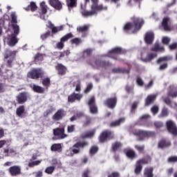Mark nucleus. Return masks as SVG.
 I'll list each match as a JSON object with an SVG mask.
<instances>
[{"label":"nucleus","instance_id":"f257e3e1","mask_svg":"<svg viewBox=\"0 0 177 177\" xmlns=\"http://www.w3.org/2000/svg\"><path fill=\"white\" fill-rule=\"evenodd\" d=\"M88 145H89L88 141L77 142L68 151H66V153H68L69 157H73L74 154H80V153H81V149H84Z\"/></svg>","mask_w":177,"mask_h":177},{"label":"nucleus","instance_id":"f03ea898","mask_svg":"<svg viewBox=\"0 0 177 177\" xmlns=\"http://www.w3.org/2000/svg\"><path fill=\"white\" fill-rule=\"evenodd\" d=\"M133 135L138 136L137 139L138 142H143L145 138L147 139H149V138H156V132L146 130H136L133 131Z\"/></svg>","mask_w":177,"mask_h":177},{"label":"nucleus","instance_id":"7ed1b4c3","mask_svg":"<svg viewBox=\"0 0 177 177\" xmlns=\"http://www.w3.org/2000/svg\"><path fill=\"white\" fill-rule=\"evenodd\" d=\"M113 139H115L114 131L109 129L104 130L98 136L100 143H105L107 140H113Z\"/></svg>","mask_w":177,"mask_h":177},{"label":"nucleus","instance_id":"20e7f679","mask_svg":"<svg viewBox=\"0 0 177 177\" xmlns=\"http://www.w3.org/2000/svg\"><path fill=\"white\" fill-rule=\"evenodd\" d=\"M28 78L31 80H39L45 77V71L41 68H33L28 73Z\"/></svg>","mask_w":177,"mask_h":177},{"label":"nucleus","instance_id":"39448f33","mask_svg":"<svg viewBox=\"0 0 177 177\" xmlns=\"http://www.w3.org/2000/svg\"><path fill=\"white\" fill-rule=\"evenodd\" d=\"M131 21L133 26V34L138 32L145 25V19L141 17L133 16L131 17Z\"/></svg>","mask_w":177,"mask_h":177},{"label":"nucleus","instance_id":"423d86ee","mask_svg":"<svg viewBox=\"0 0 177 177\" xmlns=\"http://www.w3.org/2000/svg\"><path fill=\"white\" fill-rule=\"evenodd\" d=\"M88 106L91 114H97V113H99V109H97V105H96V98H95V96L91 97L88 100Z\"/></svg>","mask_w":177,"mask_h":177},{"label":"nucleus","instance_id":"0eeeda50","mask_svg":"<svg viewBox=\"0 0 177 177\" xmlns=\"http://www.w3.org/2000/svg\"><path fill=\"white\" fill-rule=\"evenodd\" d=\"M166 128L169 133L173 135V136H177V127L174 121L168 120L166 122Z\"/></svg>","mask_w":177,"mask_h":177},{"label":"nucleus","instance_id":"6e6552de","mask_svg":"<svg viewBox=\"0 0 177 177\" xmlns=\"http://www.w3.org/2000/svg\"><path fill=\"white\" fill-rule=\"evenodd\" d=\"M117 97H109L104 101V105L106 106L108 109L113 110V109H115V106H117Z\"/></svg>","mask_w":177,"mask_h":177},{"label":"nucleus","instance_id":"1a4fd4ad","mask_svg":"<svg viewBox=\"0 0 177 177\" xmlns=\"http://www.w3.org/2000/svg\"><path fill=\"white\" fill-rule=\"evenodd\" d=\"M95 64L97 68V70H99V68H107V67H111V66H113V64L111 63H110V62L109 61H104V60H102L100 59H97L95 61Z\"/></svg>","mask_w":177,"mask_h":177},{"label":"nucleus","instance_id":"9d476101","mask_svg":"<svg viewBox=\"0 0 177 177\" xmlns=\"http://www.w3.org/2000/svg\"><path fill=\"white\" fill-rule=\"evenodd\" d=\"M67 112L63 109H58L57 111L52 116L53 121H60L63 120L64 117H66Z\"/></svg>","mask_w":177,"mask_h":177},{"label":"nucleus","instance_id":"9b49d317","mask_svg":"<svg viewBox=\"0 0 177 177\" xmlns=\"http://www.w3.org/2000/svg\"><path fill=\"white\" fill-rule=\"evenodd\" d=\"M53 131L54 136H57L59 139H64L65 138H67V134L64 133V127H57L54 129Z\"/></svg>","mask_w":177,"mask_h":177},{"label":"nucleus","instance_id":"f8f14e48","mask_svg":"<svg viewBox=\"0 0 177 177\" xmlns=\"http://www.w3.org/2000/svg\"><path fill=\"white\" fill-rule=\"evenodd\" d=\"M28 99V93L24 91L22 93H20L18 96H17V102L18 104H24L26 102H27Z\"/></svg>","mask_w":177,"mask_h":177},{"label":"nucleus","instance_id":"ddd939ff","mask_svg":"<svg viewBox=\"0 0 177 177\" xmlns=\"http://www.w3.org/2000/svg\"><path fill=\"white\" fill-rule=\"evenodd\" d=\"M8 172L11 176H17L21 174V167L18 165H14L8 169Z\"/></svg>","mask_w":177,"mask_h":177},{"label":"nucleus","instance_id":"4468645a","mask_svg":"<svg viewBox=\"0 0 177 177\" xmlns=\"http://www.w3.org/2000/svg\"><path fill=\"white\" fill-rule=\"evenodd\" d=\"M82 94L73 92L68 96V102L69 103H74L75 100H77V102H80L81 99H82Z\"/></svg>","mask_w":177,"mask_h":177},{"label":"nucleus","instance_id":"2eb2a0df","mask_svg":"<svg viewBox=\"0 0 177 177\" xmlns=\"http://www.w3.org/2000/svg\"><path fill=\"white\" fill-rule=\"evenodd\" d=\"M55 70L57 71L58 75H66L67 74V67L62 64H57L55 66Z\"/></svg>","mask_w":177,"mask_h":177},{"label":"nucleus","instance_id":"dca6fc26","mask_svg":"<svg viewBox=\"0 0 177 177\" xmlns=\"http://www.w3.org/2000/svg\"><path fill=\"white\" fill-rule=\"evenodd\" d=\"M145 41L147 45H151L154 42V32H147L145 35Z\"/></svg>","mask_w":177,"mask_h":177},{"label":"nucleus","instance_id":"f3484780","mask_svg":"<svg viewBox=\"0 0 177 177\" xmlns=\"http://www.w3.org/2000/svg\"><path fill=\"white\" fill-rule=\"evenodd\" d=\"M171 145V141L165 138H162L158 142V149H167V147H169Z\"/></svg>","mask_w":177,"mask_h":177},{"label":"nucleus","instance_id":"a211bd4d","mask_svg":"<svg viewBox=\"0 0 177 177\" xmlns=\"http://www.w3.org/2000/svg\"><path fill=\"white\" fill-rule=\"evenodd\" d=\"M49 3L56 10H62L63 9V5L59 0H49Z\"/></svg>","mask_w":177,"mask_h":177},{"label":"nucleus","instance_id":"6ab92c4d","mask_svg":"<svg viewBox=\"0 0 177 177\" xmlns=\"http://www.w3.org/2000/svg\"><path fill=\"white\" fill-rule=\"evenodd\" d=\"M140 165H147L151 162V156L146 155L144 158H142L136 161Z\"/></svg>","mask_w":177,"mask_h":177},{"label":"nucleus","instance_id":"aec40b11","mask_svg":"<svg viewBox=\"0 0 177 177\" xmlns=\"http://www.w3.org/2000/svg\"><path fill=\"white\" fill-rule=\"evenodd\" d=\"M124 153L126 154V156L127 158H129L130 160H133L134 158H136V152L133 149H124Z\"/></svg>","mask_w":177,"mask_h":177},{"label":"nucleus","instance_id":"412c9836","mask_svg":"<svg viewBox=\"0 0 177 177\" xmlns=\"http://www.w3.org/2000/svg\"><path fill=\"white\" fill-rule=\"evenodd\" d=\"M112 73L114 74H129L131 70L125 68H113L112 69Z\"/></svg>","mask_w":177,"mask_h":177},{"label":"nucleus","instance_id":"4be33fe9","mask_svg":"<svg viewBox=\"0 0 177 177\" xmlns=\"http://www.w3.org/2000/svg\"><path fill=\"white\" fill-rule=\"evenodd\" d=\"M153 171L154 168L153 167L145 168L143 177H154V174L153 173Z\"/></svg>","mask_w":177,"mask_h":177},{"label":"nucleus","instance_id":"5701e85b","mask_svg":"<svg viewBox=\"0 0 177 177\" xmlns=\"http://www.w3.org/2000/svg\"><path fill=\"white\" fill-rule=\"evenodd\" d=\"M122 147V143H121L120 141H115L111 144V149L113 153H117V151H118V150H120V149Z\"/></svg>","mask_w":177,"mask_h":177},{"label":"nucleus","instance_id":"b1692460","mask_svg":"<svg viewBox=\"0 0 177 177\" xmlns=\"http://www.w3.org/2000/svg\"><path fill=\"white\" fill-rule=\"evenodd\" d=\"M125 122V118H120L118 120L113 121L110 123V128H115V127H120L122 124Z\"/></svg>","mask_w":177,"mask_h":177},{"label":"nucleus","instance_id":"393cba45","mask_svg":"<svg viewBox=\"0 0 177 177\" xmlns=\"http://www.w3.org/2000/svg\"><path fill=\"white\" fill-rule=\"evenodd\" d=\"M156 99H157V95H148L145 99V106H150V104H152V103H154V102H156Z\"/></svg>","mask_w":177,"mask_h":177},{"label":"nucleus","instance_id":"a878e982","mask_svg":"<svg viewBox=\"0 0 177 177\" xmlns=\"http://www.w3.org/2000/svg\"><path fill=\"white\" fill-rule=\"evenodd\" d=\"M97 9H91V10H90V11L84 10L83 11L81 12V14L84 17H89L91 16H93V15H97Z\"/></svg>","mask_w":177,"mask_h":177},{"label":"nucleus","instance_id":"bb28decb","mask_svg":"<svg viewBox=\"0 0 177 177\" xmlns=\"http://www.w3.org/2000/svg\"><path fill=\"white\" fill-rule=\"evenodd\" d=\"M26 113V106L24 105H20L16 109V115L19 118H23V115Z\"/></svg>","mask_w":177,"mask_h":177},{"label":"nucleus","instance_id":"cd10ccee","mask_svg":"<svg viewBox=\"0 0 177 177\" xmlns=\"http://www.w3.org/2000/svg\"><path fill=\"white\" fill-rule=\"evenodd\" d=\"M91 2L93 3L91 5V9H97V10L107 9V8H103V5H97L99 3V0H91Z\"/></svg>","mask_w":177,"mask_h":177},{"label":"nucleus","instance_id":"c85d7f7f","mask_svg":"<svg viewBox=\"0 0 177 177\" xmlns=\"http://www.w3.org/2000/svg\"><path fill=\"white\" fill-rule=\"evenodd\" d=\"M109 54L113 53L114 55H124L125 50H122L121 47H115L109 51Z\"/></svg>","mask_w":177,"mask_h":177},{"label":"nucleus","instance_id":"c756f323","mask_svg":"<svg viewBox=\"0 0 177 177\" xmlns=\"http://www.w3.org/2000/svg\"><path fill=\"white\" fill-rule=\"evenodd\" d=\"M168 23H169V18L165 17L162 21V27H163L165 31H171V26H169Z\"/></svg>","mask_w":177,"mask_h":177},{"label":"nucleus","instance_id":"7c9ffc66","mask_svg":"<svg viewBox=\"0 0 177 177\" xmlns=\"http://www.w3.org/2000/svg\"><path fill=\"white\" fill-rule=\"evenodd\" d=\"M82 117H85L84 112H77L69 119V121L71 122H74V121H77V120H80V118H82Z\"/></svg>","mask_w":177,"mask_h":177},{"label":"nucleus","instance_id":"2f4dec72","mask_svg":"<svg viewBox=\"0 0 177 177\" xmlns=\"http://www.w3.org/2000/svg\"><path fill=\"white\" fill-rule=\"evenodd\" d=\"M152 52H161L162 53L165 52V48L164 46H160L158 43H156L154 46L151 48Z\"/></svg>","mask_w":177,"mask_h":177},{"label":"nucleus","instance_id":"473e14b6","mask_svg":"<svg viewBox=\"0 0 177 177\" xmlns=\"http://www.w3.org/2000/svg\"><path fill=\"white\" fill-rule=\"evenodd\" d=\"M3 154H5V157H12V156H15L16 151H15L13 148L10 149L9 148H5L3 149Z\"/></svg>","mask_w":177,"mask_h":177},{"label":"nucleus","instance_id":"72a5a7b5","mask_svg":"<svg viewBox=\"0 0 177 177\" xmlns=\"http://www.w3.org/2000/svg\"><path fill=\"white\" fill-rule=\"evenodd\" d=\"M32 91H34L36 93H45V88L38 86L37 84H33L32 86Z\"/></svg>","mask_w":177,"mask_h":177},{"label":"nucleus","instance_id":"f704fd0d","mask_svg":"<svg viewBox=\"0 0 177 177\" xmlns=\"http://www.w3.org/2000/svg\"><path fill=\"white\" fill-rule=\"evenodd\" d=\"M124 32H127V34H129L130 31H132L133 32V24L131 22L127 23L123 28Z\"/></svg>","mask_w":177,"mask_h":177},{"label":"nucleus","instance_id":"c9c22d12","mask_svg":"<svg viewBox=\"0 0 177 177\" xmlns=\"http://www.w3.org/2000/svg\"><path fill=\"white\" fill-rule=\"evenodd\" d=\"M24 9L27 12H29V10H30L31 12H35V10L38 9V7L37 6V4L35 3V2L32 1L30 2V5L28 6L26 8H24Z\"/></svg>","mask_w":177,"mask_h":177},{"label":"nucleus","instance_id":"e433bc0d","mask_svg":"<svg viewBox=\"0 0 177 177\" xmlns=\"http://www.w3.org/2000/svg\"><path fill=\"white\" fill-rule=\"evenodd\" d=\"M41 84L43 86L46 87V91H48V89H49V86H50V77H47L43 78L41 80Z\"/></svg>","mask_w":177,"mask_h":177},{"label":"nucleus","instance_id":"4c0bfd02","mask_svg":"<svg viewBox=\"0 0 177 177\" xmlns=\"http://www.w3.org/2000/svg\"><path fill=\"white\" fill-rule=\"evenodd\" d=\"M154 57H157V54L150 53L147 55L146 58H141V60L145 63H147L148 62H151Z\"/></svg>","mask_w":177,"mask_h":177},{"label":"nucleus","instance_id":"58836bf2","mask_svg":"<svg viewBox=\"0 0 177 177\" xmlns=\"http://www.w3.org/2000/svg\"><path fill=\"white\" fill-rule=\"evenodd\" d=\"M171 60H172V56L167 55L159 57L157 59L156 63L158 64H160V63H162V62H169Z\"/></svg>","mask_w":177,"mask_h":177},{"label":"nucleus","instance_id":"ea45409f","mask_svg":"<svg viewBox=\"0 0 177 177\" xmlns=\"http://www.w3.org/2000/svg\"><path fill=\"white\" fill-rule=\"evenodd\" d=\"M12 58L15 59V57H16V51H12L10 50H6V53L4 54V59H9V57H12Z\"/></svg>","mask_w":177,"mask_h":177},{"label":"nucleus","instance_id":"a19ab883","mask_svg":"<svg viewBox=\"0 0 177 177\" xmlns=\"http://www.w3.org/2000/svg\"><path fill=\"white\" fill-rule=\"evenodd\" d=\"M17 42V36L12 35L11 38L8 42V45H9V46H15V45H16Z\"/></svg>","mask_w":177,"mask_h":177},{"label":"nucleus","instance_id":"79ce46f5","mask_svg":"<svg viewBox=\"0 0 177 177\" xmlns=\"http://www.w3.org/2000/svg\"><path fill=\"white\" fill-rule=\"evenodd\" d=\"M50 28L51 30L52 34H56L57 32H59V31H63L64 27L63 26L56 27L54 26L53 24H51Z\"/></svg>","mask_w":177,"mask_h":177},{"label":"nucleus","instance_id":"37998d69","mask_svg":"<svg viewBox=\"0 0 177 177\" xmlns=\"http://www.w3.org/2000/svg\"><path fill=\"white\" fill-rule=\"evenodd\" d=\"M95 133H96V130L93 129L91 131H87L83 136L84 139H92L93 136H95Z\"/></svg>","mask_w":177,"mask_h":177},{"label":"nucleus","instance_id":"c03bdc74","mask_svg":"<svg viewBox=\"0 0 177 177\" xmlns=\"http://www.w3.org/2000/svg\"><path fill=\"white\" fill-rule=\"evenodd\" d=\"M11 26L14 31L12 35H15V37H17L18 34L20 33V27L19 26V25H17V24H11Z\"/></svg>","mask_w":177,"mask_h":177},{"label":"nucleus","instance_id":"a18cd8bd","mask_svg":"<svg viewBox=\"0 0 177 177\" xmlns=\"http://www.w3.org/2000/svg\"><path fill=\"white\" fill-rule=\"evenodd\" d=\"M88 25H84L83 26H80L79 28H77L78 32H81L82 34H85V32H88Z\"/></svg>","mask_w":177,"mask_h":177},{"label":"nucleus","instance_id":"49530a36","mask_svg":"<svg viewBox=\"0 0 177 177\" xmlns=\"http://www.w3.org/2000/svg\"><path fill=\"white\" fill-rule=\"evenodd\" d=\"M142 169H143V166L140 165L138 162H136V167L134 169V172L136 175H139L140 172H142Z\"/></svg>","mask_w":177,"mask_h":177},{"label":"nucleus","instance_id":"de8ad7c7","mask_svg":"<svg viewBox=\"0 0 177 177\" xmlns=\"http://www.w3.org/2000/svg\"><path fill=\"white\" fill-rule=\"evenodd\" d=\"M73 37L74 35H73V33L69 32L66 35H64V37H62L60 39V41L64 44V42H67L68 40H69L71 38H73Z\"/></svg>","mask_w":177,"mask_h":177},{"label":"nucleus","instance_id":"09e8293b","mask_svg":"<svg viewBox=\"0 0 177 177\" xmlns=\"http://www.w3.org/2000/svg\"><path fill=\"white\" fill-rule=\"evenodd\" d=\"M86 120L83 123V127L85 128L89 127L92 124V118L88 115H85Z\"/></svg>","mask_w":177,"mask_h":177},{"label":"nucleus","instance_id":"8fccbe9b","mask_svg":"<svg viewBox=\"0 0 177 177\" xmlns=\"http://www.w3.org/2000/svg\"><path fill=\"white\" fill-rule=\"evenodd\" d=\"M77 0H66V5L68 8H75L77 7Z\"/></svg>","mask_w":177,"mask_h":177},{"label":"nucleus","instance_id":"3c124183","mask_svg":"<svg viewBox=\"0 0 177 177\" xmlns=\"http://www.w3.org/2000/svg\"><path fill=\"white\" fill-rule=\"evenodd\" d=\"M40 8H41V13L43 14L48 13V6L45 3L44 1H42L40 3Z\"/></svg>","mask_w":177,"mask_h":177},{"label":"nucleus","instance_id":"603ef678","mask_svg":"<svg viewBox=\"0 0 177 177\" xmlns=\"http://www.w3.org/2000/svg\"><path fill=\"white\" fill-rule=\"evenodd\" d=\"M107 177H120L121 175L120 174V172L118 171H106Z\"/></svg>","mask_w":177,"mask_h":177},{"label":"nucleus","instance_id":"864d4df0","mask_svg":"<svg viewBox=\"0 0 177 177\" xmlns=\"http://www.w3.org/2000/svg\"><path fill=\"white\" fill-rule=\"evenodd\" d=\"M62 149V145L61 144H53L50 147L51 151H58V150H60Z\"/></svg>","mask_w":177,"mask_h":177},{"label":"nucleus","instance_id":"5fc2aeb1","mask_svg":"<svg viewBox=\"0 0 177 177\" xmlns=\"http://www.w3.org/2000/svg\"><path fill=\"white\" fill-rule=\"evenodd\" d=\"M11 24H17V15L16 12H11Z\"/></svg>","mask_w":177,"mask_h":177},{"label":"nucleus","instance_id":"6e6d98bb","mask_svg":"<svg viewBox=\"0 0 177 177\" xmlns=\"http://www.w3.org/2000/svg\"><path fill=\"white\" fill-rule=\"evenodd\" d=\"M92 89H93V84L92 83H89L84 89V93H85V95H88V93L92 91Z\"/></svg>","mask_w":177,"mask_h":177},{"label":"nucleus","instance_id":"4d7b16f0","mask_svg":"<svg viewBox=\"0 0 177 177\" xmlns=\"http://www.w3.org/2000/svg\"><path fill=\"white\" fill-rule=\"evenodd\" d=\"M135 149L137 151H138L139 153H145V145H135Z\"/></svg>","mask_w":177,"mask_h":177},{"label":"nucleus","instance_id":"13d9d810","mask_svg":"<svg viewBox=\"0 0 177 177\" xmlns=\"http://www.w3.org/2000/svg\"><path fill=\"white\" fill-rule=\"evenodd\" d=\"M81 42H82V40L81 39V38H74L73 39L71 40V44H72V45H80V44H81Z\"/></svg>","mask_w":177,"mask_h":177},{"label":"nucleus","instance_id":"bf43d9fd","mask_svg":"<svg viewBox=\"0 0 177 177\" xmlns=\"http://www.w3.org/2000/svg\"><path fill=\"white\" fill-rule=\"evenodd\" d=\"M99 151V147L97 146H93L91 147L89 153L91 156L96 154Z\"/></svg>","mask_w":177,"mask_h":177},{"label":"nucleus","instance_id":"052dcab7","mask_svg":"<svg viewBox=\"0 0 177 177\" xmlns=\"http://www.w3.org/2000/svg\"><path fill=\"white\" fill-rule=\"evenodd\" d=\"M55 167L53 166H50L46 168L45 169V173L48 174V175H52L53 172L55 171Z\"/></svg>","mask_w":177,"mask_h":177},{"label":"nucleus","instance_id":"680f3d73","mask_svg":"<svg viewBox=\"0 0 177 177\" xmlns=\"http://www.w3.org/2000/svg\"><path fill=\"white\" fill-rule=\"evenodd\" d=\"M41 162H42V160H35L32 162H30L28 163V167L30 168H34V167H35V165H39V164H41Z\"/></svg>","mask_w":177,"mask_h":177},{"label":"nucleus","instance_id":"e2e57ef3","mask_svg":"<svg viewBox=\"0 0 177 177\" xmlns=\"http://www.w3.org/2000/svg\"><path fill=\"white\" fill-rule=\"evenodd\" d=\"M44 60V55L38 53L35 56V62H42Z\"/></svg>","mask_w":177,"mask_h":177},{"label":"nucleus","instance_id":"0e129e2a","mask_svg":"<svg viewBox=\"0 0 177 177\" xmlns=\"http://www.w3.org/2000/svg\"><path fill=\"white\" fill-rule=\"evenodd\" d=\"M82 177H92L91 176V170L86 169L82 174Z\"/></svg>","mask_w":177,"mask_h":177},{"label":"nucleus","instance_id":"69168bd1","mask_svg":"<svg viewBox=\"0 0 177 177\" xmlns=\"http://www.w3.org/2000/svg\"><path fill=\"white\" fill-rule=\"evenodd\" d=\"M55 111V108L53 106H51L50 109H47L44 113V117H48L49 114H52Z\"/></svg>","mask_w":177,"mask_h":177},{"label":"nucleus","instance_id":"338daca9","mask_svg":"<svg viewBox=\"0 0 177 177\" xmlns=\"http://www.w3.org/2000/svg\"><path fill=\"white\" fill-rule=\"evenodd\" d=\"M75 131V124H71L67 127L68 133H73Z\"/></svg>","mask_w":177,"mask_h":177},{"label":"nucleus","instance_id":"774afa93","mask_svg":"<svg viewBox=\"0 0 177 177\" xmlns=\"http://www.w3.org/2000/svg\"><path fill=\"white\" fill-rule=\"evenodd\" d=\"M124 89L127 93H133V86L127 85Z\"/></svg>","mask_w":177,"mask_h":177}]
</instances>
